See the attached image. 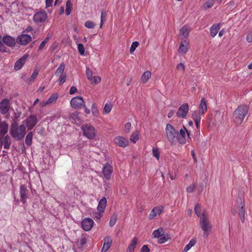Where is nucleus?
<instances>
[{
    "label": "nucleus",
    "instance_id": "3",
    "mask_svg": "<svg viewBox=\"0 0 252 252\" xmlns=\"http://www.w3.org/2000/svg\"><path fill=\"white\" fill-rule=\"evenodd\" d=\"M167 138L172 144H175L178 139V132L171 124H167L165 127Z\"/></svg>",
    "mask_w": 252,
    "mask_h": 252
},
{
    "label": "nucleus",
    "instance_id": "57",
    "mask_svg": "<svg viewBox=\"0 0 252 252\" xmlns=\"http://www.w3.org/2000/svg\"><path fill=\"white\" fill-rule=\"evenodd\" d=\"M86 74L89 80H90L93 76L92 71L88 68H86Z\"/></svg>",
    "mask_w": 252,
    "mask_h": 252
},
{
    "label": "nucleus",
    "instance_id": "43",
    "mask_svg": "<svg viewBox=\"0 0 252 252\" xmlns=\"http://www.w3.org/2000/svg\"><path fill=\"white\" fill-rule=\"evenodd\" d=\"M66 9H65V14L66 15H69L71 13V9L72 7L71 3L70 0H68L66 2Z\"/></svg>",
    "mask_w": 252,
    "mask_h": 252
},
{
    "label": "nucleus",
    "instance_id": "36",
    "mask_svg": "<svg viewBox=\"0 0 252 252\" xmlns=\"http://www.w3.org/2000/svg\"><path fill=\"white\" fill-rule=\"evenodd\" d=\"M33 137V133L32 132H29L27 135L25 139V143L26 144L29 146L31 145L32 143V139Z\"/></svg>",
    "mask_w": 252,
    "mask_h": 252
},
{
    "label": "nucleus",
    "instance_id": "51",
    "mask_svg": "<svg viewBox=\"0 0 252 252\" xmlns=\"http://www.w3.org/2000/svg\"><path fill=\"white\" fill-rule=\"evenodd\" d=\"M85 26L88 29H93L95 26V24L91 21H87L85 23Z\"/></svg>",
    "mask_w": 252,
    "mask_h": 252
},
{
    "label": "nucleus",
    "instance_id": "18",
    "mask_svg": "<svg viewBox=\"0 0 252 252\" xmlns=\"http://www.w3.org/2000/svg\"><path fill=\"white\" fill-rule=\"evenodd\" d=\"M102 242L103 245L101 250V252H106L112 245V240L110 237L107 236L103 238Z\"/></svg>",
    "mask_w": 252,
    "mask_h": 252
},
{
    "label": "nucleus",
    "instance_id": "6",
    "mask_svg": "<svg viewBox=\"0 0 252 252\" xmlns=\"http://www.w3.org/2000/svg\"><path fill=\"white\" fill-rule=\"evenodd\" d=\"M70 105L73 108H81L85 106V103L82 97L76 96L71 99Z\"/></svg>",
    "mask_w": 252,
    "mask_h": 252
},
{
    "label": "nucleus",
    "instance_id": "60",
    "mask_svg": "<svg viewBox=\"0 0 252 252\" xmlns=\"http://www.w3.org/2000/svg\"><path fill=\"white\" fill-rule=\"evenodd\" d=\"M246 40L249 43L252 42V32H250L248 33Z\"/></svg>",
    "mask_w": 252,
    "mask_h": 252
},
{
    "label": "nucleus",
    "instance_id": "42",
    "mask_svg": "<svg viewBox=\"0 0 252 252\" xmlns=\"http://www.w3.org/2000/svg\"><path fill=\"white\" fill-rule=\"evenodd\" d=\"M51 37V36L48 35V36L46 38H45L43 41L41 42V43L40 44L38 47V51L42 50L44 48L46 43L48 42L49 39Z\"/></svg>",
    "mask_w": 252,
    "mask_h": 252
},
{
    "label": "nucleus",
    "instance_id": "39",
    "mask_svg": "<svg viewBox=\"0 0 252 252\" xmlns=\"http://www.w3.org/2000/svg\"><path fill=\"white\" fill-rule=\"evenodd\" d=\"M139 132L136 131L132 132L131 134L130 140L131 142L135 143L139 139Z\"/></svg>",
    "mask_w": 252,
    "mask_h": 252
},
{
    "label": "nucleus",
    "instance_id": "15",
    "mask_svg": "<svg viewBox=\"0 0 252 252\" xmlns=\"http://www.w3.org/2000/svg\"><path fill=\"white\" fill-rule=\"evenodd\" d=\"M164 208L162 206L155 207L151 211L149 214V219L153 220L157 216H159L163 211Z\"/></svg>",
    "mask_w": 252,
    "mask_h": 252
},
{
    "label": "nucleus",
    "instance_id": "53",
    "mask_svg": "<svg viewBox=\"0 0 252 252\" xmlns=\"http://www.w3.org/2000/svg\"><path fill=\"white\" fill-rule=\"evenodd\" d=\"M152 153L153 156L158 160L159 158V153L158 149L157 148H153L152 149Z\"/></svg>",
    "mask_w": 252,
    "mask_h": 252
},
{
    "label": "nucleus",
    "instance_id": "10",
    "mask_svg": "<svg viewBox=\"0 0 252 252\" xmlns=\"http://www.w3.org/2000/svg\"><path fill=\"white\" fill-rule=\"evenodd\" d=\"M47 18V13L45 11L36 12L33 17V20L35 23H40L45 21Z\"/></svg>",
    "mask_w": 252,
    "mask_h": 252
},
{
    "label": "nucleus",
    "instance_id": "22",
    "mask_svg": "<svg viewBox=\"0 0 252 252\" xmlns=\"http://www.w3.org/2000/svg\"><path fill=\"white\" fill-rule=\"evenodd\" d=\"M137 243L138 238L136 237H134L128 245L126 252H134Z\"/></svg>",
    "mask_w": 252,
    "mask_h": 252
},
{
    "label": "nucleus",
    "instance_id": "52",
    "mask_svg": "<svg viewBox=\"0 0 252 252\" xmlns=\"http://www.w3.org/2000/svg\"><path fill=\"white\" fill-rule=\"evenodd\" d=\"M139 45V42L137 41H134L132 42L129 50L130 53H132L136 49V48Z\"/></svg>",
    "mask_w": 252,
    "mask_h": 252
},
{
    "label": "nucleus",
    "instance_id": "62",
    "mask_svg": "<svg viewBox=\"0 0 252 252\" xmlns=\"http://www.w3.org/2000/svg\"><path fill=\"white\" fill-rule=\"evenodd\" d=\"M185 65L182 63H180L177 66V69L178 70H181L183 71V72L185 70Z\"/></svg>",
    "mask_w": 252,
    "mask_h": 252
},
{
    "label": "nucleus",
    "instance_id": "58",
    "mask_svg": "<svg viewBox=\"0 0 252 252\" xmlns=\"http://www.w3.org/2000/svg\"><path fill=\"white\" fill-rule=\"evenodd\" d=\"M131 125L130 122L126 123L125 125V131L129 133L131 129Z\"/></svg>",
    "mask_w": 252,
    "mask_h": 252
},
{
    "label": "nucleus",
    "instance_id": "28",
    "mask_svg": "<svg viewBox=\"0 0 252 252\" xmlns=\"http://www.w3.org/2000/svg\"><path fill=\"white\" fill-rule=\"evenodd\" d=\"M196 239L193 238L191 239L189 243L185 247L183 252H188L193 246L196 243Z\"/></svg>",
    "mask_w": 252,
    "mask_h": 252
},
{
    "label": "nucleus",
    "instance_id": "21",
    "mask_svg": "<svg viewBox=\"0 0 252 252\" xmlns=\"http://www.w3.org/2000/svg\"><path fill=\"white\" fill-rule=\"evenodd\" d=\"M207 111V101L205 98H202L201 100L199 106V112L201 114L204 115Z\"/></svg>",
    "mask_w": 252,
    "mask_h": 252
},
{
    "label": "nucleus",
    "instance_id": "29",
    "mask_svg": "<svg viewBox=\"0 0 252 252\" xmlns=\"http://www.w3.org/2000/svg\"><path fill=\"white\" fill-rule=\"evenodd\" d=\"M151 76V72L150 71H145L142 75L141 81L142 83H146Z\"/></svg>",
    "mask_w": 252,
    "mask_h": 252
},
{
    "label": "nucleus",
    "instance_id": "48",
    "mask_svg": "<svg viewBox=\"0 0 252 252\" xmlns=\"http://www.w3.org/2000/svg\"><path fill=\"white\" fill-rule=\"evenodd\" d=\"M78 114L79 113L77 112L72 113L70 115V118L74 121L75 122L79 121L80 119L79 118Z\"/></svg>",
    "mask_w": 252,
    "mask_h": 252
},
{
    "label": "nucleus",
    "instance_id": "20",
    "mask_svg": "<svg viewBox=\"0 0 252 252\" xmlns=\"http://www.w3.org/2000/svg\"><path fill=\"white\" fill-rule=\"evenodd\" d=\"M189 47V42L188 40L185 39L181 42L178 49V52L180 54H185L188 52Z\"/></svg>",
    "mask_w": 252,
    "mask_h": 252
},
{
    "label": "nucleus",
    "instance_id": "11",
    "mask_svg": "<svg viewBox=\"0 0 252 252\" xmlns=\"http://www.w3.org/2000/svg\"><path fill=\"white\" fill-rule=\"evenodd\" d=\"M31 41V36L27 34H22L19 35L17 38V43L23 45H27Z\"/></svg>",
    "mask_w": 252,
    "mask_h": 252
},
{
    "label": "nucleus",
    "instance_id": "32",
    "mask_svg": "<svg viewBox=\"0 0 252 252\" xmlns=\"http://www.w3.org/2000/svg\"><path fill=\"white\" fill-rule=\"evenodd\" d=\"M8 129V125L5 122H3L0 125V132L6 134L7 133Z\"/></svg>",
    "mask_w": 252,
    "mask_h": 252
},
{
    "label": "nucleus",
    "instance_id": "38",
    "mask_svg": "<svg viewBox=\"0 0 252 252\" xmlns=\"http://www.w3.org/2000/svg\"><path fill=\"white\" fill-rule=\"evenodd\" d=\"M214 3V0H208L203 4L202 7L204 9L207 10L212 7Z\"/></svg>",
    "mask_w": 252,
    "mask_h": 252
},
{
    "label": "nucleus",
    "instance_id": "26",
    "mask_svg": "<svg viewBox=\"0 0 252 252\" xmlns=\"http://www.w3.org/2000/svg\"><path fill=\"white\" fill-rule=\"evenodd\" d=\"M220 23L218 24H214L210 28V35L212 37H214L216 36L220 30Z\"/></svg>",
    "mask_w": 252,
    "mask_h": 252
},
{
    "label": "nucleus",
    "instance_id": "59",
    "mask_svg": "<svg viewBox=\"0 0 252 252\" xmlns=\"http://www.w3.org/2000/svg\"><path fill=\"white\" fill-rule=\"evenodd\" d=\"M86 242H87V239L85 237H82L78 241V243H79V245H81V246H83V245H84L86 243Z\"/></svg>",
    "mask_w": 252,
    "mask_h": 252
},
{
    "label": "nucleus",
    "instance_id": "49",
    "mask_svg": "<svg viewBox=\"0 0 252 252\" xmlns=\"http://www.w3.org/2000/svg\"><path fill=\"white\" fill-rule=\"evenodd\" d=\"M117 216L116 215L114 214L112 215V216L111 217V218L110 220V221H109L110 226L112 227L115 224L116 221H117Z\"/></svg>",
    "mask_w": 252,
    "mask_h": 252
},
{
    "label": "nucleus",
    "instance_id": "45",
    "mask_svg": "<svg viewBox=\"0 0 252 252\" xmlns=\"http://www.w3.org/2000/svg\"><path fill=\"white\" fill-rule=\"evenodd\" d=\"M89 81L93 84H97L100 82L101 78L98 76H93Z\"/></svg>",
    "mask_w": 252,
    "mask_h": 252
},
{
    "label": "nucleus",
    "instance_id": "1",
    "mask_svg": "<svg viewBox=\"0 0 252 252\" xmlns=\"http://www.w3.org/2000/svg\"><path fill=\"white\" fill-rule=\"evenodd\" d=\"M249 108L244 105H239L233 113V119L235 124L240 125L248 114Z\"/></svg>",
    "mask_w": 252,
    "mask_h": 252
},
{
    "label": "nucleus",
    "instance_id": "55",
    "mask_svg": "<svg viewBox=\"0 0 252 252\" xmlns=\"http://www.w3.org/2000/svg\"><path fill=\"white\" fill-rule=\"evenodd\" d=\"M195 213L198 217H200L201 215V207L199 204H196L194 208Z\"/></svg>",
    "mask_w": 252,
    "mask_h": 252
},
{
    "label": "nucleus",
    "instance_id": "24",
    "mask_svg": "<svg viewBox=\"0 0 252 252\" xmlns=\"http://www.w3.org/2000/svg\"><path fill=\"white\" fill-rule=\"evenodd\" d=\"M190 31L189 26L187 25L184 26L180 31V35L185 38H187Z\"/></svg>",
    "mask_w": 252,
    "mask_h": 252
},
{
    "label": "nucleus",
    "instance_id": "44",
    "mask_svg": "<svg viewBox=\"0 0 252 252\" xmlns=\"http://www.w3.org/2000/svg\"><path fill=\"white\" fill-rule=\"evenodd\" d=\"M92 112L94 116L96 117H98V115L99 114V111L97 107L95 106V105L94 103H93L92 106Z\"/></svg>",
    "mask_w": 252,
    "mask_h": 252
},
{
    "label": "nucleus",
    "instance_id": "30",
    "mask_svg": "<svg viewBox=\"0 0 252 252\" xmlns=\"http://www.w3.org/2000/svg\"><path fill=\"white\" fill-rule=\"evenodd\" d=\"M163 233H164L163 228L162 227H159L153 231L152 235V238L158 239Z\"/></svg>",
    "mask_w": 252,
    "mask_h": 252
},
{
    "label": "nucleus",
    "instance_id": "37",
    "mask_svg": "<svg viewBox=\"0 0 252 252\" xmlns=\"http://www.w3.org/2000/svg\"><path fill=\"white\" fill-rule=\"evenodd\" d=\"M112 108V104L110 103H106L105 104L104 107L103 108V109L102 111V113L103 114H109L111 112Z\"/></svg>",
    "mask_w": 252,
    "mask_h": 252
},
{
    "label": "nucleus",
    "instance_id": "33",
    "mask_svg": "<svg viewBox=\"0 0 252 252\" xmlns=\"http://www.w3.org/2000/svg\"><path fill=\"white\" fill-rule=\"evenodd\" d=\"M204 115L201 114L199 111H194L192 114V118L194 122H200L201 117Z\"/></svg>",
    "mask_w": 252,
    "mask_h": 252
},
{
    "label": "nucleus",
    "instance_id": "16",
    "mask_svg": "<svg viewBox=\"0 0 252 252\" xmlns=\"http://www.w3.org/2000/svg\"><path fill=\"white\" fill-rule=\"evenodd\" d=\"M114 143L118 146L125 148L128 145V141L123 136H117L114 139Z\"/></svg>",
    "mask_w": 252,
    "mask_h": 252
},
{
    "label": "nucleus",
    "instance_id": "35",
    "mask_svg": "<svg viewBox=\"0 0 252 252\" xmlns=\"http://www.w3.org/2000/svg\"><path fill=\"white\" fill-rule=\"evenodd\" d=\"M2 140L4 142V148L5 149H8L11 145V140L10 137L7 135Z\"/></svg>",
    "mask_w": 252,
    "mask_h": 252
},
{
    "label": "nucleus",
    "instance_id": "17",
    "mask_svg": "<svg viewBox=\"0 0 252 252\" xmlns=\"http://www.w3.org/2000/svg\"><path fill=\"white\" fill-rule=\"evenodd\" d=\"M29 55L26 54L22 57L20 59L17 60L14 65V69L16 70H19L22 68L24 64L26 61L28 59Z\"/></svg>",
    "mask_w": 252,
    "mask_h": 252
},
{
    "label": "nucleus",
    "instance_id": "64",
    "mask_svg": "<svg viewBox=\"0 0 252 252\" xmlns=\"http://www.w3.org/2000/svg\"><path fill=\"white\" fill-rule=\"evenodd\" d=\"M47 105H49L47 100L42 101L39 103V106L41 107H44Z\"/></svg>",
    "mask_w": 252,
    "mask_h": 252
},
{
    "label": "nucleus",
    "instance_id": "13",
    "mask_svg": "<svg viewBox=\"0 0 252 252\" xmlns=\"http://www.w3.org/2000/svg\"><path fill=\"white\" fill-rule=\"evenodd\" d=\"M94 224L93 220L90 218H85L81 222L82 228L86 231L90 230Z\"/></svg>",
    "mask_w": 252,
    "mask_h": 252
},
{
    "label": "nucleus",
    "instance_id": "31",
    "mask_svg": "<svg viewBox=\"0 0 252 252\" xmlns=\"http://www.w3.org/2000/svg\"><path fill=\"white\" fill-rule=\"evenodd\" d=\"M65 69V64L64 63H62L60 64L59 66L57 69L55 75L56 76H59L60 75H63Z\"/></svg>",
    "mask_w": 252,
    "mask_h": 252
},
{
    "label": "nucleus",
    "instance_id": "19",
    "mask_svg": "<svg viewBox=\"0 0 252 252\" xmlns=\"http://www.w3.org/2000/svg\"><path fill=\"white\" fill-rule=\"evenodd\" d=\"M2 40L3 42L9 47H14L16 44L15 38L9 35L4 36Z\"/></svg>",
    "mask_w": 252,
    "mask_h": 252
},
{
    "label": "nucleus",
    "instance_id": "54",
    "mask_svg": "<svg viewBox=\"0 0 252 252\" xmlns=\"http://www.w3.org/2000/svg\"><path fill=\"white\" fill-rule=\"evenodd\" d=\"M77 48L80 54L81 55H84L85 53V48L83 45L81 43L78 44Z\"/></svg>",
    "mask_w": 252,
    "mask_h": 252
},
{
    "label": "nucleus",
    "instance_id": "12",
    "mask_svg": "<svg viewBox=\"0 0 252 252\" xmlns=\"http://www.w3.org/2000/svg\"><path fill=\"white\" fill-rule=\"evenodd\" d=\"M112 173L113 167L109 163H106L102 168V173L105 179L109 180Z\"/></svg>",
    "mask_w": 252,
    "mask_h": 252
},
{
    "label": "nucleus",
    "instance_id": "63",
    "mask_svg": "<svg viewBox=\"0 0 252 252\" xmlns=\"http://www.w3.org/2000/svg\"><path fill=\"white\" fill-rule=\"evenodd\" d=\"M77 92V88L75 86H72L69 90L70 94H73Z\"/></svg>",
    "mask_w": 252,
    "mask_h": 252
},
{
    "label": "nucleus",
    "instance_id": "25",
    "mask_svg": "<svg viewBox=\"0 0 252 252\" xmlns=\"http://www.w3.org/2000/svg\"><path fill=\"white\" fill-rule=\"evenodd\" d=\"M107 204V200L105 197H103L100 199L98 202V204L97 207V210H99L101 212H104Z\"/></svg>",
    "mask_w": 252,
    "mask_h": 252
},
{
    "label": "nucleus",
    "instance_id": "14",
    "mask_svg": "<svg viewBox=\"0 0 252 252\" xmlns=\"http://www.w3.org/2000/svg\"><path fill=\"white\" fill-rule=\"evenodd\" d=\"M20 200L24 204L27 201L28 198V194L29 190L27 188V187L25 185H22L20 187Z\"/></svg>",
    "mask_w": 252,
    "mask_h": 252
},
{
    "label": "nucleus",
    "instance_id": "9",
    "mask_svg": "<svg viewBox=\"0 0 252 252\" xmlns=\"http://www.w3.org/2000/svg\"><path fill=\"white\" fill-rule=\"evenodd\" d=\"M10 107V100L7 98L2 99L0 102V112L2 115L8 113Z\"/></svg>",
    "mask_w": 252,
    "mask_h": 252
},
{
    "label": "nucleus",
    "instance_id": "8",
    "mask_svg": "<svg viewBox=\"0 0 252 252\" xmlns=\"http://www.w3.org/2000/svg\"><path fill=\"white\" fill-rule=\"evenodd\" d=\"M189 110V104L183 103L178 109L176 115L179 118H186Z\"/></svg>",
    "mask_w": 252,
    "mask_h": 252
},
{
    "label": "nucleus",
    "instance_id": "47",
    "mask_svg": "<svg viewBox=\"0 0 252 252\" xmlns=\"http://www.w3.org/2000/svg\"><path fill=\"white\" fill-rule=\"evenodd\" d=\"M104 212H101L99 210H97V212H95L93 214V217L94 219L95 220H99L100 219V218L102 217L103 213Z\"/></svg>",
    "mask_w": 252,
    "mask_h": 252
},
{
    "label": "nucleus",
    "instance_id": "41",
    "mask_svg": "<svg viewBox=\"0 0 252 252\" xmlns=\"http://www.w3.org/2000/svg\"><path fill=\"white\" fill-rule=\"evenodd\" d=\"M169 239V237L167 235L165 234L164 233H163L162 234L160 235L159 238L158 239V243L159 244H163L166 242L168 239Z\"/></svg>",
    "mask_w": 252,
    "mask_h": 252
},
{
    "label": "nucleus",
    "instance_id": "27",
    "mask_svg": "<svg viewBox=\"0 0 252 252\" xmlns=\"http://www.w3.org/2000/svg\"><path fill=\"white\" fill-rule=\"evenodd\" d=\"M186 131H187V129L184 126V128L181 129L180 130V134L181 136H182V137L181 138L178 137V140H179V142L180 144H184L186 142V140L185 139Z\"/></svg>",
    "mask_w": 252,
    "mask_h": 252
},
{
    "label": "nucleus",
    "instance_id": "23",
    "mask_svg": "<svg viewBox=\"0 0 252 252\" xmlns=\"http://www.w3.org/2000/svg\"><path fill=\"white\" fill-rule=\"evenodd\" d=\"M245 204L244 202H241L239 205V216L240 218V220L242 222L245 221V211L244 209Z\"/></svg>",
    "mask_w": 252,
    "mask_h": 252
},
{
    "label": "nucleus",
    "instance_id": "7",
    "mask_svg": "<svg viewBox=\"0 0 252 252\" xmlns=\"http://www.w3.org/2000/svg\"><path fill=\"white\" fill-rule=\"evenodd\" d=\"M24 125L27 127L29 130H32L37 123V119L36 116L31 115L28 117L24 121Z\"/></svg>",
    "mask_w": 252,
    "mask_h": 252
},
{
    "label": "nucleus",
    "instance_id": "46",
    "mask_svg": "<svg viewBox=\"0 0 252 252\" xmlns=\"http://www.w3.org/2000/svg\"><path fill=\"white\" fill-rule=\"evenodd\" d=\"M107 12L106 11H102L101 13V17H100V28H101L103 24V21L106 20V17L107 16Z\"/></svg>",
    "mask_w": 252,
    "mask_h": 252
},
{
    "label": "nucleus",
    "instance_id": "50",
    "mask_svg": "<svg viewBox=\"0 0 252 252\" xmlns=\"http://www.w3.org/2000/svg\"><path fill=\"white\" fill-rule=\"evenodd\" d=\"M66 77L67 76L65 74L60 75V77L58 80V84L60 85L63 84L66 81Z\"/></svg>",
    "mask_w": 252,
    "mask_h": 252
},
{
    "label": "nucleus",
    "instance_id": "5",
    "mask_svg": "<svg viewBox=\"0 0 252 252\" xmlns=\"http://www.w3.org/2000/svg\"><path fill=\"white\" fill-rule=\"evenodd\" d=\"M83 135L90 139L94 138L96 135V131L92 126L86 125L81 127Z\"/></svg>",
    "mask_w": 252,
    "mask_h": 252
},
{
    "label": "nucleus",
    "instance_id": "56",
    "mask_svg": "<svg viewBox=\"0 0 252 252\" xmlns=\"http://www.w3.org/2000/svg\"><path fill=\"white\" fill-rule=\"evenodd\" d=\"M195 188H196L195 185L194 184H192L187 188L186 190L189 193H191L194 190Z\"/></svg>",
    "mask_w": 252,
    "mask_h": 252
},
{
    "label": "nucleus",
    "instance_id": "34",
    "mask_svg": "<svg viewBox=\"0 0 252 252\" xmlns=\"http://www.w3.org/2000/svg\"><path fill=\"white\" fill-rule=\"evenodd\" d=\"M59 95L57 94H52L48 99L47 100L49 105L55 103L58 99Z\"/></svg>",
    "mask_w": 252,
    "mask_h": 252
},
{
    "label": "nucleus",
    "instance_id": "2",
    "mask_svg": "<svg viewBox=\"0 0 252 252\" xmlns=\"http://www.w3.org/2000/svg\"><path fill=\"white\" fill-rule=\"evenodd\" d=\"M26 131V127L24 125H21L19 126L13 124L11 126L10 132L11 136L17 140L22 139Z\"/></svg>",
    "mask_w": 252,
    "mask_h": 252
},
{
    "label": "nucleus",
    "instance_id": "4",
    "mask_svg": "<svg viewBox=\"0 0 252 252\" xmlns=\"http://www.w3.org/2000/svg\"><path fill=\"white\" fill-rule=\"evenodd\" d=\"M200 224L203 231V237L207 238L211 231L212 225L208 218L204 214L200 217Z\"/></svg>",
    "mask_w": 252,
    "mask_h": 252
},
{
    "label": "nucleus",
    "instance_id": "40",
    "mask_svg": "<svg viewBox=\"0 0 252 252\" xmlns=\"http://www.w3.org/2000/svg\"><path fill=\"white\" fill-rule=\"evenodd\" d=\"M38 73V70L37 69H35L33 70L31 76L28 79L29 83L31 84L32 82H33L34 79L37 77Z\"/></svg>",
    "mask_w": 252,
    "mask_h": 252
},
{
    "label": "nucleus",
    "instance_id": "61",
    "mask_svg": "<svg viewBox=\"0 0 252 252\" xmlns=\"http://www.w3.org/2000/svg\"><path fill=\"white\" fill-rule=\"evenodd\" d=\"M141 252H150V249L147 245H144L142 246Z\"/></svg>",
    "mask_w": 252,
    "mask_h": 252
}]
</instances>
